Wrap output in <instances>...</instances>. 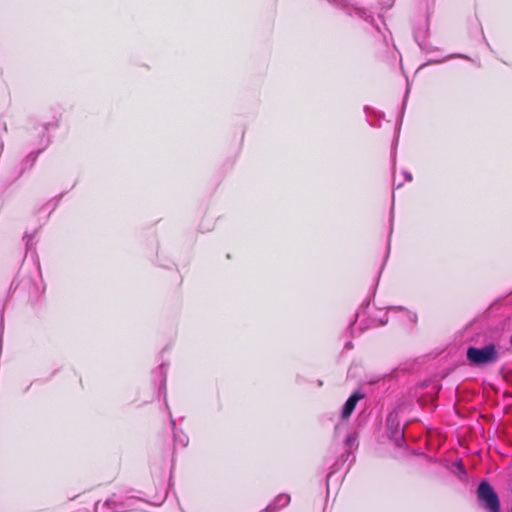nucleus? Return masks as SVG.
<instances>
[{
	"label": "nucleus",
	"instance_id": "obj_1",
	"mask_svg": "<svg viewBox=\"0 0 512 512\" xmlns=\"http://www.w3.org/2000/svg\"><path fill=\"white\" fill-rule=\"evenodd\" d=\"M500 356L499 348L494 344H488L483 347H469L466 357L473 366L481 367L495 363Z\"/></svg>",
	"mask_w": 512,
	"mask_h": 512
},
{
	"label": "nucleus",
	"instance_id": "obj_2",
	"mask_svg": "<svg viewBox=\"0 0 512 512\" xmlns=\"http://www.w3.org/2000/svg\"><path fill=\"white\" fill-rule=\"evenodd\" d=\"M477 498L488 512H500L501 504L494 488L487 481H481L477 488Z\"/></svg>",
	"mask_w": 512,
	"mask_h": 512
},
{
	"label": "nucleus",
	"instance_id": "obj_3",
	"mask_svg": "<svg viewBox=\"0 0 512 512\" xmlns=\"http://www.w3.org/2000/svg\"><path fill=\"white\" fill-rule=\"evenodd\" d=\"M135 503L136 499L134 498H128L125 501H120L119 498L114 495L106 500L104 506L114 512H126L133 509Z\"/></svg>",
	"mask_w": 512,
	"mask_h": 512
},
{
	"label": "nucleus",
	"instance_id": "obj_4",
	"mask_svg": "<svg viewBox=\"0 0 512 512\" xmlns=\"http://www.w3.org/2000/svg\"><path fill=\"white\" fill-rule=\"evenodd\" d=\"M388 430L390 431V438L394 440L397 446H401L404 441V431L400 427L398 422H395V419H392V415L388 418Z\"/></svg>",
	"mask_w": 512,
	"mask_h": 512
},
{
	"label": "nucleus",
	"instance_id": "obj_5",
	"mask_svg": "<svg viewBox=\"0 0 512 512\" xmlns=\"http://www.w3.org/2000/svg\"><path fill=\"white\" fill-rule=\"evenodd\" d=\"M362 398H363V394H361L359 391L354 392L348 398V400L345 402L343 409H342V413H341L342 419H347L350 417V415L352 414V412L354 411V409L356 407L357 402Z\"/></svg>",
	"mask_w": 512,
	"mask_h": 512
},
{
	"label": "nucleus",
	"instance_id": "obj_6",
	"mask_svg": "<svg viewBox=\"0 0 512 512\" xmlns=\"http://www.w3.org/2000/svg\"><path fill=\"white\" fill-rule=\"evenodd\" d=\"M174 440L183 447L187 446L189 442V438L185 433L176 430H174Z\"/></svg>",
	"mask_w": 512,
	"mask_h": 512
},
{
	"label": "nucleus",
	"instance_id": "obj_7",
	"mask_svg": "<svg viewBox=\"0 0 512 512\" xmlns=\"http://www.w3.org/2000/svg\"><path fill=\"white\" fill-rule=\"evenodd\" d=\"M407 316H408V318H409V320H410L411 322H413V323H414V322H416V320H417V315H416L415 313H413V312H407Z\"/></svg>",
	"mask_w": 512,
	"mask_h": 512
},
{
	"label": "nucleus",
	"instance_id": "obj_8",
	"mask_svg": "<svg viewBox=\"0 0 512 512\" xmlns=\"http://www.w3.org/2000/svg\"><path fill=\"white\" fill-rule=\"evenodd\" d=\"M403 176H404V178H405V180H406L407 182H411V181H412V179H413V178H412V174H411L410 172H408V171H404V172H403Z\"/></svg>",
	"mask_w": 512,
	"mask_h": 512
},
{
	"label": "nucleus",
	"instance_id": "obj_9",
	"mask_svg": "<svg viewBox=\"0 0 512 512\" xmlns=\"http://www.w3.org/2000/svg\"><path fill=\"white\" fill-rule=\"evenodd\" d=\"M355 441V438L352 435H348L346 438V443L348 446L352 445V443Z\"/></svg>",
	"mask_w": 512,
	"mask_h": 512
},
{
	"label": "nucleus",
	"instance_id": "obj_10",
	"mask_svg": "<svg viewBox=\"0 0 512 512\" xmlns=\"http://www.w3.org/2000/svg\"><path fill=\"white\" fill-rule=\"evenodd\" d=\"M457 465H458L459 471H460L461 473L465 474V473H466V471H465L464 466H463L461 463H458Z\"/></svg>",
	"mask_w": 512,
	"mask_h": 512
},
{
	"label": "nucleus",
	"instance_id": "obj_11",
	"mask_svg": "<svg viewBox=\"0 0 512 512\" xmlns=\"http://www.w3.org/2000/svg\"><path fill=\"white\" fill-rule=\"evenodd\" d=\"M98 509H99V503L97 502V503L95 504V511H96V512H98Z\"/></svg>",
	"mask_w": 512,
	"mask_h": 512
},
{
	"label": "nucleus",
	"instance_id": "obj_12",
	"mask_svg": "<svg viewBox=\"0 0 512 512\" xmlns=\"http://www.w3.org/2000/svg\"><path fill=\"white\" fill-rule=\"evenodd\" d=\"M171 424H172L173 428L175 429V421L174 420H171Z\"/></svg>",
	"mask_w": 512,
	"mask_h": 512
}]
</instances>
